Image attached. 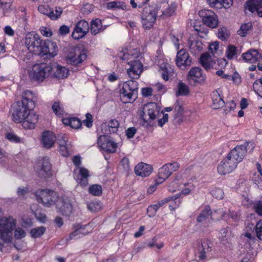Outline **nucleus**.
<instances>
[{
    "label": "nucleus",
    "mask_w": 262,
    "mask_h": 262,
    "mask_svg": "<svg viewBox=\"0 0 262 262\" xmlns=\"http://www.w3.org/2000/svg\"><path fill=\"white\" fill-rule=\"evenodd\" d=\"M253 208L256 214L262 216V200L255 201L253 204Z\"/></svg>",
    "instance_id": "52"
},
{
    "label": "nucleus",
    "mask_w": 262,
    "mask_h": 262,
    "mask_svg": "<svg viewBox=\"0 0 262 262\" xmlns=\"http://www.w3.org/2000/svg\"><path fill=\"white\" fill-rule=\"evenodd\" d=\"M248 144L237 145L228 154L217 166V171L221 175L232 172L242 161L247 152Z\"/></svg>",
    "instance_id": "2"
},
{
    "label": "nucleus",
    "mask_w": 262,
    "mask_h": 262,
    "mask_svg": "<svg viewBox=\"0 0 262 262\" xmlns=\"http://www.w3.org/2000/svg\"><path fill=\"white\" fill-rule=\"evenodd\" d=\"M165 203L170 202L169 208L171 211L175 210L179 207L182 200L180 199V194H176L173 196H170L165 199Z\"/></svg>",
    "instance_id": "33"
},
{
    "label": "nucleus",
    "mask_w": 262,
    "mask_h": 262,
    "mask_svg": "<svg viewBox=\"0 0 262 262\" xmlns=\"http://www.w3.org/2000/svg\"><path fill=\"white\" fill-rule=\"evenodd\" d=\"M73 207L71 204L68 201H63L60 208V211L62 215L69 216L72 212Z\"/></svg>",
    "instance_id": "41"
},
{
    "label": "nucleus",
    "mask_w": 262,
    "mask_h": 262,
    "mask_svg": "<svg viewBox=\"0 0 262 262\" xmlns=\"http://www.w3.org/2000/svg\"><path fill=\"white\" fill-rule=\"evenodd\" d=\"M89 177V171L85 168L81 167L74 171V178L81 185L86 186L88 184Z\"/></svg>",
    "instance_id": "19"
},
{
    "label": "nucleus",
    "mask_w": 262,
    "mask_h": 262,
    "mask_svg": "<svg viewBox=\"0 0 262 262\" xmlns=\"http://www.w3.org/2000/svg\"><path fill=\"white\" fill-rule=\"evenodd\" d=\"M70 145L62 146L59 147V152L64 157H68L69 155Z\"/></svg>",
    "instance_id": "63"
},
{
    "label": "nucleus",
    "mask_w": 262,
    "mask_h": 262,
    "mask_svg": "<svg viewBox=\"0 0 262 262\" xmlns=\"http://www.w3.org/2000/svg\"><path fill=\"white\" fill-rule=\"evenodd\" d=\"M220 212L222 213L221 215V218L223 219H225L226 218V215H228L229 216H230L231 219L234 220L235 221H238L239 219V215L238 214V213L234 211H230L229 210V213H225L223 212L222 211L220 210Z\"/></svg>",
    "instance_id": "55"
},
{
    "label": "nucleus",
    "mask_w": 262,
    "mask_h": 262,
    "mask_svg": "<svg viewBox=\"0 0 262 262\" xmlns=\"http://www.w3.org/2000/svg\"><path fill=\"white\" fill-rule=\"evenodd\" d=\"M152 170L151 165L143 162L138 163L134 168L135 174L143 178L148 177L152 173Z\"/></svg>",
    "instance_id": "18"
},
{
    "label": "nucleus",
    "mask_w": 262,
    "mask_h": 262,
    "mask_svg": "<svg viewBox=\"0 0 262 262\" xmlns=\"http://www.w3.org/2000/svg\"><path fill=\"white\" fill-rule=\"evenodd\" d=\"M212 211L209 206H205V208L201 211L198 215L196 221L198 223H206L207 221H209L210 219L213 220L212 217Z\"/></svg>",
    "instance_id": "31"
},
{
    "label": "nucleus",
    "mask_w": 262,
    "mask_h": 262,
    "mask_svg": "<svg viewBox=\"0 0 262 262\" xmlns=\"http://www.w3.org/2000/svg\"><path fill=\"white\" fill-rule=\"evenodd\" d=\"M89 30V25L88 23L82 20L78 21L72 33V37L75 39H80L85 35Z\"/></svg>",
    "instance_id": "17"
},
{
    "label": "nucleus",
    "mask_w": 262,
    "mask_h": 262,
    "mask_svg": "<svg viewBox=\"0 0 262 262\" xmlns=\"http://www.w3.org/2000/svg\"><path fill=\"white\" fill-rule=\"evenodd\" d=\"M180 164L177 162L168 163L163 165L159 169L157 178L156 180V184H160L168 179L171 174L180 168Z\"/></svg>",
    "instance_id": "9"
},
{
    "label": "nucleus",
    "mask_w": 262,
    "mask_h": 262,
    "mask_svg": "<svg viewBox=\"0 0 262 262\" xmlns=\"http://www.w3.org/2000/svg\"><path fill=\"white\" fill-rule=\"evenodd\" d=\"M190 93L189 86L182 81H180L177 85L175 94L177 96H186Z\"/></svg>",
    "instance_id": "34"
},
{
    "label": "nucleus",
    "mask_w": 262,
    "mask_h": 262,
    "mask_svg": "<svg viewBox=\"0 0 262 262\" xmlns=\"http://www.w3.org/2000/svg\"><path fill=\"white\" fill-rule=\"evenodd\" d=\"M38 116L34 113H30L29 112L25 119L23 121V126L27 129H33L35 128V125L37 122Z\"/></svg>",
    "instance_id": "27"
},
{
    "label": "nucleus",
    "mask_w": 262,
    "mask_h": 262,
    "mask_svg": "<svg viewBox=\"0 0 262 262\" xmlns=\"http://www.w3.org/2000/svg\"><path fill=\"white\" fill-rule=\"evenodd\" d=\"M208 5L212 8L226 9L230 8L233 4V0H207Z\"/></svg>",
    "instance_id": "28"
},
{
    "label": "nucleus",
    "mask_w": 262,
    "mask_h": 262,
    "mask_svg": "<svg viewBox=\"0 0 262 262\" xmlns=\"http://www.w3.org/2000/svg\"><path fill=\"white\" fill-rule=\"evenodd\" d=\"M89 191L93 195L99 196L102 194V187L98 184H94L90 187Z\"/></svg>",
    "instance_id": "49"
},
{
    "label": "nucleus",
    "mask_w": 262,
    "mask_h": 262,
    "mask_svg": "<svg viewBox=\"0 0 262 262\" xmlns=\"http://www.w3.org/2000/svg\"><path fill=\"white\" fill-rule=\"evenodd\" d=\"M213 247L212 242L208 238H204L201 241L202 250L200 252L199 258L200 260H204L206 258V254L211 252Z\"/></svg>",
    "instance_id": "26"
},
{
    "label": "nucleus",
    "mask_w": 262,
    "mask_h": 262,
    "mask_svg": "<svg viewBox=\"0 0 262 262\" xmlns=\"http://www.w3.org/2000/svg\"><path fill=\"white\" fill-rule=\"evenodd\" d=\"M83 229L84 227H82L81 226L78 227L74 231L70 234L68 239L71 240L73 239H77L80 237L81 235H85L86 232H82V230Z\"/></svg>",
    "instance_id": "47"
},
{
    "label": "nucleus",
    "mask_w": 262,
    "mask_h": 262,
    "mask_svg": "<svg viewBox=\"0 0 262 262\" xmlns=\"http://www.w3.org/2000/svg\"><path fill=\"white\" fill-rule=\"evenodd\" d=\"M225 104V107L224 109V112L226 114L231 111L234 110L236 106V104L233 100L228 101Z\"/></svg>",
    "instance_id": "56"
},
{
    "label": "nucleus",
    "mask_w": 262,
    "mask_h": 262,
    "mask_svg": "<svg viewBox=\"0 0 262 262\" xmlns=\"http://www.w3.org/2000/svg\"><path fill=\"white\" fill-rule=\"evenodd\" d=\"M143 64L139 60H134L132 61V74L136 75L137 78L143 72Z\"/></svg>",
    "instance_id": "39"
},
{
    "label": "nucleus",
    "mask_w": 262,
    "mask_h": 262,
    "mask_svg": "<svg viewBox=\"0 0 262 262\" xmlns=\"http://www.w3.org/2000/svg\"><path fill=\"white\" fill-rule=\"evenodd\" d=\"M177 4L175 2L168 4V0H159L155 4L145 7L142 13V25L145 30L151 28L157 18L158 12L160 11V17H168L175 14Z\"/></svg>",
    "instance_id": "1"
},
{
    "label": "nucleus",
    "mask_w": 262,
    "mask_h": 262,
    "mask_svg": "<svg viewBox=\"0 0 262 262\" xmlns=\"http://www.w3.org/2000/svg\"><path fill=\"white\" fill-rule=\"evenodd\" d=\"M102 30V23L100 19H95L91 22V32L92 34L96 35Z\"/></svg>",
    "instance_id": "38"
},
{
    "label": "nucleus",
    "mask_w": 262,
    "mask_h": 262,
    "mask_svg": "<svg viewBox=\"0 0 262 262\" xmlns=\"http://www.w3.org/2000/svg\"><path fill=\"white\" fill-rule=\"evenodd\" d=\"M203 43L200 40L191 41L189 43V48L191 52L194 54H196L203 49Z\"/></svg>",
    "instance_id": "40"
},
{
    "label": "nucleus",
    "mask_w": 262,
    "mask_h": 262,
    "mask_svg": "<svg viewBox=\"0 0 262 262\" xmlns=\"http://www.w3.org/2000/svg\"><path fill=\"white\" fill-rule=\"evenodd\" d=\"M254 229L257 238L262 241V220L257 222Z\"/></svg>",
    "instance_id": "50"
},
{
    "label": "nucleus",
    "mask_w": 262,
    "mask_h": 262,
    "mask_svg": "<svg viewBox=\"0 0 262 262\" xmlns=\"http://www.w3.org/2000/svg\"><path fill=\"white\" fill-rule=\"evenodd\" d=\"M39 30L41 34L47 37H50L52 34L51 29L46 27H40Z\"/></svg>",
    "instance_id": "61"
},
{
    "label": "nucleus",
    "mask_w": 262,
    "mask_h": 262,
    "mask_svg": "<svg viewBox=\"0 0 262 262\" xmlns=\"http://www.w3.org/2000/svg\"><path fill=\"white\" fill-rule=\"evenodd\" d=\"M219 234V239L223 245H225L228 243L229 235H228V229L227 228L221 229Z\"/></svg>",
    "instance_id": "48"
},
{
    "label": "nucleus",
    "mask_w": 262,
    "mask_h": 262,
    "mask_svg": "<svg viewBox=\"0 0 262 262\" xmlns=\"http://www.w3.org/2000/svg\"><path fill=\"white\" fill-rule=\"evenodd\" d=\"M192 63L191 57L189 56L186 49H182L177 53L176 63L181 69H185L191 66Z\"/></svg>",
    "instance_id": "14"
},
{
    "label": "nucleus",
    "mask_w": 262,
    "mask_h": 262,
    "mask_svg": "<svg viewBox=\"0 0 262 262\" xmlns=\"http://www.w3.org/2000/svg\"><path fill=\"white\" fill-rule=\"evenodd\" d=\"M206 79V75L203 74L202 70L199 67L192 68L186 75L188 83L193 86L203 84Z\"/></svg>",
    "instance_id": "11"
},
{
    "label": "nucleus",
    "mask_w": 262,
    "mask_h": 262,
    "mask_svg": "<svg viewBox=\"0 0 262 262\" xmlns=\"http://www.w3.org/2000/svg\"><path fill=\"white\" fill-rule=\"evenodd\" d=\"M121 99L124 103H128L131 99V87L130 81L124 83L122 88L120 90Z\"/></svg>",
    "instance_id": "29"
},
{
    "label": "nucleus",
    "mask_w": 262,
    "mask_h": 262,
    "mask_svg": "<svg viewBox=\"0 0 262 262\" xmlns=\"http://www.w3.org/2000/svg\"><path fill=\"white\" fill-rule=\"evenodd\" d=\"M52 108L57 116H62L65 113L63 106L60 102H55L52 105Z\"/></svg>",
    "instance_id": "44"
},
{
    "label": "nucleus",
    "mask_w": 262,
    "mask_h": 262,
    "mask_svg": "<svg viewBox=\"0 0 262 262\" xmlns=\"http://www.w3.org/2000/svg\"><path fill=\"white\" fill-rule=\"evenodd\" d=\"M240 53L241 51L234 45L228 46L226 51V57L229 60L233 59L234 58H236Z\"/></svg>",
    "instance_id": "37"
},
{
    "label": "nucleus",
    "mask_w": 262,
    "mask_h": 262,
    "mask_svg": "<svg viewBox=\"0 0 262 262\" xmlns=\"http://www.w3.org/2000/svg\"><path fill=\"white\" fill-rule=\"evenodd\" d=\"M56 139V136L52 132L47 130L42 134L41 143L46 148L52 147L54 145Z\"/></svg>",
    "instance_id": "20"
},
{
    "label": "nucleus",
    "mask_w": 262,
    "mask_h": 262,
    "mask_svg": "<svg viewBox=\"0 0 262 262\" xmlns=\"http://www.w3.org/2000/svg\"><path fill=\"white\" fill-rule=\"evenodd\" d=\"M129 160L128 158H124L121 161V165L123 167L124 170L129 171L130 170Z\"/></svg>",
    "instance_id": "62"
},
{
    "label": "nucleus",
    "mask_w": 262,
    "mask_h": 262,
    "mask_svg": "<svg viewBox=\"0 0 262 262\" xmlns=\"http://www.w3.org/2000/svg\"><path fill=\"white\" fill-rule=\"evenodd\" d=\"M6 137L11 142L19 143L20 141V138L13 133H9L7 134Z\"/></svg>",
    "instance_id": "60"
},
{
    "label": "nucleus",
    "mask_w": 262,
    "mask_h": 262,
    "mask_svg": "<svg viewBox=\"0 0 262 262\" xmlns=\"http://www.w3.org/2000/svg\"><path fill=\"white\" fill-rule=\"evenodd\" d=\"M206 26L204 24L200 22H196L193 26L194 30L196 32L197 35L201 38H204L208 33V29Z\"/></svg>",
    "instance_id": "36"
},
{
    "label": "nucleus",
    "mask_w": 262,
    "mask_h": 262,
    "mask_svg": "<svg viewBox=\"0 0 262 262\" xmlns=\"http://www.w3.org/2000/svg\"><path fill=\"white\" fill-rule=\"evenodd\" d=\"M161 76L165 81L169 80V78L172 76L174 74L173 68L168 63H163L160 67Z\"/></svg>",
    "instance_id": "32"
},
{
    "label": "nucleus",
    "mask_w": 262,
    "mask_h": 262,
    "mask_svg": "<svg viewBox=\"0 0 262 262\" xmlns=\"http://www.w3.org/2000/svg\"><path fill=\"white\" fill-rule=\"evenodd\" d=\"M16 220L11 216L0 219V240L4 243H10L12 239V231L16 228Z\"/></svg>",
    "instance_id": "4"
},
{
    "label": "nucleus",
    "mask_w": 262,
    "mask_h": 262,
    "mask_svg": "<svg viewBox=\"0 0 262 262\" xmlns=\"http://www.w3.org/2000/svg\"><path fill=\"white\" fill-rule=\"evenodd\" d=\"M242 57L246 62L252 63L257 62L260 59L261 55L257 50L250 49L247 52L243 53L242 55Z\"/></svg>",
    "instance_id": "24"
},
{
    "label": "nucleus",
    "mask_w": 262,
    "mask_h": 262,
    "mask_svg": "<svg viewBox=\"0 0 262 262\" xmlns=\"http://www.w3.org/2000/svg\"><path fill=\"white\" fill-rule=\"evenodd\" d=\"M86 58V55L84 52L77 53H71L67 57L68 63L74 66H78Z\"/></svg>",
    "instance_id": "23"
},
{
    "label": "nucleus",
    "mask_w": 262,
    "mask_h": 262,
    "mask_svg": "<svg viewBox=\"0 0 262 262\" xmlns=\"http://www.w3.org/2000/svg\"><path fill=\"white\" fill-rule=\"evenodd\" d=\"M158 238L159 237L157 235L152 237L151 241L148 242L147 246L149 248H154V247H156L158 249H161L163 248L164 246V244L163 242L157 243Z\"/></svg>",
    "instance_id": "46"
},
{
    "label": "nucleus",
    "mask_w": 262,
    "mask_h": 262,
    "mask_svg": "<svg viewBox=\"0 0 262 262\" xmlns=\"http://www.w3.org/2000/svg\"><path fill=\"white\" fill-rule=\"evenodd\" d=\"M35 195L38 202L47 207L54 205L58 198L56 192L48 189L38 190Z\"/></svg>",
    "instance_id": "7"
},
{
    "label": "nucleus",
    "mask_w": 262,
    "mask_h": 262,
    "mask_svg": "<svg viewBox=\"0 0 262 262\" xmlns=\"http://www.w3.org/2000/svg\"><path fill=\"white\" fill-rule=\"evenodd\" d=\"M161 107L155 102H150L144 105L140 112L141 119L145 123L149 124L161 115Z\"/></svg>",
    "instance_id": "5"
},
{
    "label": "nucleus",
    "mask_w": 262,
    "mask_h": 262,
    "mask_svg": "<svg viewBox=\"0 0 262 262\" xmlns=\"http://www.w3.org/2000/svg\"><path fill=\"white\" fill-rule=\"evenodd\" d=\"M253 88L257 94L262 97V78L257 79L254 81Z\"/></svg>",
    "instance_id": "51"
},
{
    "label": "nucleus",
    "mask_w": 262,
    "mask_h": 262,
    "mask_svg": "<svg viewBox=\"0 0 262 262\" xmlns=\"http://www.w3.org/2000/svg\"><path fill=\"white\" fill-rule=\"evenodd\" d=\"M14 229V237L16 239H21L26 236V233L23 228L18 227Z\"/></svg>",
    "instance_id": "53"
},
{
    "label": "nucleus",
    "mask_w": 262,
    "mask_h": 262,
    "mask_svg": "<svg viewBox=\"0 0 262 262\" xmlns=\"http://www.w3.org/2000/svg\"><path fill=\"white\" fill-rule=\"evenodd\" d=\"M35 100V96L32 92L28 90L24 91L21 101H17L12 106L13 120L17 123L24 121L29 111L34 108Z\"/></svg>",
    "instance_id": "3"
},
{
    "label": "nucleus",
    "mask_w": 262,
    "mask_h": 262,
    "mask_svg": "<svg viewBox=\"0 0 262 262\" xmlns=\"http://www.w3.org/2000/svg\"><path fill=\"white\" fill-rule=\"evenodd\" d=\"M198 14L201 18L202 23L206 27L211 29L217 28L219 24L218 16L212 10L204 9L200 10Z\"/></svg>",
    "instance_id": "10"
},
{
    "label": "nucleus",
    "mask_w": 262,
    "mask_h": 262,
    "mask_svg": "<svg viewBox=\"0 0 262 262\" xmlns=\"http://www.w3.org/2000/svg\"><path fill=\"white\" fill-rule=\"evenodd\" d=\"M38 11L42 14L48 16L50 18H55L56 17L51 15L53 13V9L48 5H40L38 8Z\"/></svg>",
    "instance_id": "45"
},
{
    "label": "nucleus",
    "mask_w": 262,
    "mask_h": 262,
    "mask_svg": "<svg viewBox=\"0 0 262 262\" xmlns=\"http://www.w3.org/2000/svg\"><path fill=\"white\" fill-rule=\"evenodd\" d=\"M230 36L229 31L224 26L220 27L217 31V36L222 40H227Z\"/></svg>",
    "instance_id": "42"
},
{
    "label": "nucleus",
    "mask_w": 262,
    "mask_h": 262,
    "mask_svg": "<svg viewBox=\"0 0 262 262\" xmlns=\"http://www.w3.org/2000/svg\"><path fill=\"white\" fill-rule=\"evenodd\" d=\"M46 230V229L45 227L40 226L32 229L30 231V233L32 237L36 238L42 235L45 233Z\"/></svg>",
    "instance_id": "43"
},
{
    "label": "nucleus",
    "mask_w": 262,
    "mask_h": 262,
    "mask_svg": "<svg viewBox=\"0 0 262 262\" xmlns=\"http://www.w3.org/2000/svg\"><path fill=\"white\" fill-rule=\"evenodd\" d=\"M99 146L103 150L108 152H114L117 148V144L110 140L107 135H103L99 137L98 139Z\"/></svg>",
    "instance_id": "15"
},
{
    "label": "nucleus",
    "mask_w": 262,
    "mask_h": 262,
    "mask_svg": "<svg viewBox=\"0 0 262 262\" xmlns=\"http://www.w3.org/2000/svg\"><path fill=\"white\" fill-rule=\"evenodd\" d=\"M183 107L179 103H177L174 106V118L182 117L183 114Z\"/></svg>",
    "instance_id": "57"
},
{
    "label": "nucleus",
    "mask_w": 262,
    "mask_h": 262,
    "mask_svg": "<svg viewBox=\"0 0 262 262\" xmlns=\"http://www.w3.org/2000/svg\"><path fill=\"white\" fill-rule=\"evenodd\" d=\"M58 49L56 43L54 42H45L41 53L44 54H49L52 57H54L57 54Z\"/></svg>",
    "instance_id": "30"
},
{
    "label": "nucleus",
    "mask_w": 262,
    "mask_h": 262,
    "mask_svg": "<svg viewBox=\"0 0 262 262\" xmlns=\"http://www.w3.org/2000/svg\"><path fill=\"white\" fill-rule=\"evenodd\" d=\"M119 126V122L116 119H111L101 126V130L104 135H109L117 132Z\"/></svg>",
    "instance_id": "21"
},
{
    "label": "nucleus",
    "mask_w": 262,
    "mask_h": 262,
    "mask_svg": "<svg viewBox=\"0 0 262 262\" xmlns=\"http://www.w3.org/2000/svg\"><path fill=\"white\" fill-rule=\"evenodd\" d=\"M81 120L76 117L71 118L70 126L73 128H79L81 126Z\"/></svg>",
    "instance_id": "59"
},
{
    "label": "nucleus",
    "mask_w": 262,
    "mask_h": 262,
    "mask_svg": "<svg viewBox=\"0 0 262 262\" xmlns=\"http://www.w3.org/2000/svg\"><path fill=\"white\" fill-rule=\"evenodd\" d=\"M51 74L54 77L63 79L67 77L69 74V70L64 67L58 64H52Z\"/></svg>",
    "instance_id": "25"
},
{
    "label": "nucleus",
    "mask_w": 262,
    "mask_h": 262,
    "mask_svg": "<svg viewBox=\"0 0 262 262\" xmlns=\"http://www.w3.org/2000/svg\"><path fill=\"white\" fill-rule=\"evenodd\" d=\"M244 8L245 10L252 13L256 12L258 16L262 17V0H247Z\"/></svg>",
    "instance_id": "16"
},
{
    "label": "nucleus",
    "mask_w": 262,
    "mask_h": 262,
    "mask_svg": "<svg viewBox=\"0 0 262 262\" xmlns=\"http://www.w3.org/2000/svg\"><path fill=\"white\" fill-rule=\"evenodd\" d=\"M200 61L202 66L207 71L210 69H222L225 67L227 62L224 59H212L210 54L205 52L203 53L200 57Z\"/></svg>",
    "instance_id": "8"
},
{
    "label": "nucleus",
    "mask_w": 262,
    "mask_h": 262,
    "mask_svg": "<svg viewBox=\"0 0 262 262\" xmlns=\"http://www.w3.org/2000/svg\"><path fill=\"white\" fill-rule=\"evenodd\" d=\"M52 69V66L50 63L36 64L29 72V76L34 80L42 81L51 74Z\"/></svg>",
    "instance_id": "6"
},
{
    "label": "nucleus",
    "mask_w": 262,
    "mask_h": 262,
    "mask_svg": "<svg viewBox=\"0 0 262 262\" xmlns=\"http://www.w3.org/2000/svg\"><path fill=\"white\" fill-rule=\"evenodd\" d=\"M12 0H0V14L8 16L11 12Z\"/></svg>",
    "instance_id": "35"
},
{
    "label": "nucleus",
    "mask_w": 262,
    "mask_h": 262,
    "mask_svg": "<svg viewBox=\"0 0 262 262\" xmlns=\"http://www.w3.org/2000/svg\"><path fill=\"white\" fill-rule=\"evenodd\" d=\"M35 170L39 177L49 178L51 175V165L46 157L40 159L35 166Z\"/></svg>",
    "instance_id": "13"
},
{
    "label": "nucleus",
    "mask_w": 262,
    "mask_h": 262,
    "mask_svg": "<svg viewBox=\"0 0 262 262\" xmlns=\"http://www.w3.org/2000/svg\"><path fill=\"white\" fill-rule=\"evenodd\" d=\"M212 106L214 109H219L222 107L225 103L223 100V96L222 91L220 89H217L213 91L211 94Z\"/></svg>",
    "instance_id": "22"
},
{
    "label": "nucleus",
    "mask_w": 262,
    "mask_h": 262,
    "mask_svg": "<svg viewBox=\"0 0 262 262\" xmlns=\"http://www.w3.org/2000/svg\"><path fill=\"white\" fill-rule=\"evenodd\" d=\"M211 193L214 198L218 200L222 199L224 198V193L223 190L221 188H215L212 191Z\"/></svg>",
    "instance_id": "58"
},
{
    "label": "nucleus",
    "mask_w": 262,
    "mask_h": 262,
    "mask_svg": "<svg viewBox=\"0 0 262 262\" xmlns=\"http://www.w3.org/2000/svg\"><path fill=\"white\" fill-rule=\"evenodd\" d=\"M93 10V6L90 4H86L81 8V11L83 14H89Z\"/></svg>",
    "instance_id": "64"
},
{
    "label": "nucleus",
    "mask_w": 262,
    "mask_h": 262,
    "mask_svg": "<svg viewBox=\"0 0 262 262\" xmlns=\"http://www.w3.org/2000/svg\"><path fill=\"white\" fill-rule=\"evenodd\" d=\"M251 25L249 24H244L242 25L237 33L241 36L245 37L247 34V31L250 30Z\"/></svg>",
    "instance_id": "54"
},
{
    "label": "nucleus",
    "mask_w": 262,
    "mask_h": 262,
    "mask_svg": "<svg viewBox=\"0 0 262 262\" xmlns=\"http://www.w3.org/2000/svg\"><path fill=\"white\" fill-rule=\"evenodd\" d=\"M44 43L37 34H29L26 37L25 44L30 52L41 53Z\"/></svg>",
    "instance_id": "12"
}]
</instances>
